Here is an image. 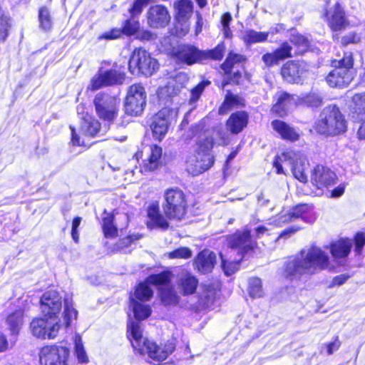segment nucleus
I'll use <instances>...</instances> for the list:
<instances>
[{"label":"nucleus","mask_w":365,"mask_h":365,"mask_svg":"<svg viewBox=\"0 0 365 365\" xmlns=\"http://www.w3.org/2000/svg\"><path fill=\"white\" fill-rule=\"evenodd\" d=\"M162 157V147L157 144L150 145V153L140 165V173L145 175L158 170L163 165Z\"/></svg>","instance_id":"393cba45"},{"label":"nucleus","mask_w":365,"mask_h":365,"mask_svg":"<svg viewBox=\"0 0 365 365\" xmlns=\"http://www.w3.org/2000/svg\"><path fill=\"white\" fill-rule=\"evenodd\" d=\"M247 292L252 298H259L263 295L262 280L257 277H252L248 280Z\"/></svg>","instance_id":"3c124183"},{"label":"nucleus","mask_w":365,"mask_h":365,"mask_svg":"<svg viewBox=\"0 0 365 365\" xmlns=\"http://www.w3.org/2000/svg\"><path fill=\"white\" fill-rule=\"evenodd\" d=\"M330 253L334 258L346 257L351 250V243L348 238H340L329 245Z\"/></svg>","instance_id":"c9c22d12"},{"label":"nucleus","mask_w":365,"mask_h":365,"mask_svg":"<svg viewBox=\"0 0 365 365\" xmlns=\"http://www.w3.org/2000/svg\"><path fill=\"white\" fill-rule=\"evenodd\" d=\"M81 221H82V217L80 216L74 217L71 221V235L72 240L76 243L79 242L80 235H79L78 227L81 223Z\"/></svg>","instance_id":"e2e57ef3"},{"label":"nucleus","mask_w":365,"mask_h":365,"mask_svg":"<svg viewBox=\"0 0 365 365\" xmlns=\"http://www.w3.org/2000/svg\"><path fill=\"white\" fill-rule=\"evenodd\" d=\"M169 259H187L192 255V250L187 247H178L167 254Z\"/></svg>","instance_id":"4d7b16f0"},{"label":"nucleus","mask_w":365,"mask_h":365,"mask_svg":"<svg viewBox=\"0 0 365 365\" xmlns=\"http://www.w3.org/2000/svg\"><path fill=\"white\" fill-rule=\"evenodd\" d=\"M249 113L246 110H236L232 113L225 121L227 131L232 135H238L248 125Z\"/></svg>","instance_id":"cd10ccee"},{"label":"nucleus","mask_w":365,"mask_h":365,"mask_svg":"<svg viewBox=\"0 0 365 365\" xmlns=\"http://www.w3.org/2000/svg\"><path fill=\"white\" fill-rule=\"evenodd\" d=\"M308 72V64L304 61L296 59L287 61L279 69L282 80L292 85H302Z\"/></svg>","instance_id":"ddd939ff"},{"label":"nucleus","mask_w":365,"mask_h":365,"mask_svg":"<svg viewBox=\"0 0 365 365\" xmlns=\"http://www.w3.org/2000/svg\"><path fill=\"white\" fill-rule=\"evenodd\" d=\"M74 354L77 361L79 364H87L89 362L88 356L84 349L82 338L80 335H76L74 339Z\"/></svg>","instance_id":"8fccbe9b"},{"label":"nucleus","mask_w":365,"mask_h":365,"mask_svg":"<svg viewBox=\"0 0 365 365\" xmlns=\"http://www.w3.org/2000/svg\"><path fill=\"white\" fill-rule=\"evenodd\" d=\"M289 41L291 44L287 41H282L274 51L262 55V61L267 68L293 56H302L311 50L310 41L301 33L292 34Z\"/></svg>","instance_id":"7ed1b4c3"},{"label":"nucleus","mask_w":365,"mask_h":365,"mask_svg":"<svg viewBox=\"0 0 365 365\" xmlns=\"http://www.w3.org/2000/svg\"><path fill=\"white\" fill-rule=\"evenodd\" d=\"M269 33L267 31H256L253 29L245 31L242 40L246 45H251L256 43H262L267 41Z\"/></svg>","instance_id":"79ce46f5"},{"label":"nucleus","mask_w":365,"mask_h":365,"mask_svg":"<svg viewBox=\"0 0 365 365\" xmlns=\"http://www.w3.org/2000/svg\"><path fill=\"white\" fill-rule=\"evenodd\" d=\"M332 39L334 42L338 43L341 47H345L350 44H356L361 40L359 36L355 31L349 32L341 38H339L338 34H333Z\"/></svg>","instance_id":"09e8293b"},{"label":"nucleus","mask_w":365,"mask_h":365,"mask_svg":"<svg viewBox=\"0 0 365 365\" xmlns=\"http://www.w3.org/2000/svg\"><path fill=\"white\" fill-rule=\"evenodd\" d=\"M217 290L213 284H203L202 292L197 297V305L200 309H205L215 302Z\"/></svg>","instance_id":"7c9ffc66"},{"label":"nucleus","mask_w":365,"mask_h":365,"mask_svg":"<svg viewBox=\"0 0 365 365\" xmlns=\"http://www.w3.org/2000/svg\"><path fill=\"white\" fill-rule=\"evenodd\" d=\"M153 1L154 0H134L128 8V12L131 16L138 17L143 12L144 7Z\"/></svg>","instance_id":"5fc2aeb1"},{"label":"nucleus","mask_w":365,"mask_h":365,"mask_svg":"<svg viewBox=\"0 0 365 365\" xmlns=\"http://www.w3.org/2000/svg\"><path fill=\"white\" fill-rule=\"evenodd\" d=\"M348 116L354 123H365V91L356 93L351 97Z\"/></svg>","instance_id":"5701e85b"},{"label":"nucleus","mask_w":365,"mask_h":365,"mask_svg":"<svg viewBox=\"0 0 365 365\" xmlns=\"http://www.w3.org/2000/svg\"><path fill=\"white\" fill-rule=\"evenodd\" d=\"M173 113V108L163 107L153 115L150 128L155 140L161 142L166 135L170 125L169 118Z\"/></svg>","instance_id":"aec40b11"},{"label":"nucleus","mask_w":365,"mask_h":365,"mask_svg":"<svg viewBox=\"0 0 365 365\" xmlns=\"http://www.w3.org/2000/svg\"><path fill=\"white\" fill-rule=\"evenodd\" d=\"M147 103V93L141 83H135L127 89L123 101L125 115L137 117L142 115Z\"/></svg>","instance_id":"9d476101"},{"label":"nucleus","mask_w":365,"mask_h":365,"mask_svg":"<svg viewBox=\"0 0 365 365\" xmlns=\"http://www.w3.org/2000/svg\"><path fill=\"white\" fill-rule=\"evenodd\" d=\"M198 286V279L190 272H186L177 282L179 292L183 297H188L195 294Z\"/></svg>","instance_id":"c756f323"},{"label":"nucleus","mask_w":365,"mask_h":365,"mask_svg":"<svg viewBox=\"0 0 365 365\" xmlns=\"http://www.w3.org/2000/svg\"><path fill=\"white\" fill-rule=\"evenodd\" d=\"M313 129L326 137L336 136L346 133L347 121L336 104H329L321 110Z\"/></svg>","instance_id":"20e7f679"},{"label":"nucleus","mask_w":365,"mask_h":365,"mask_svg":"<svg viewBox=\"0 0 365 365\" xmlns=\"http://www.w3.org/2000/svg\"><path fill=\"white\" fill-rule=\"evenodd\" d=\"M175 19L178 22L187 21L192 15L194 6L190 0H178L174 3Z\"/></svg>","instance_id":"473e14b6"},{"label":"nucleus","mask_w":365,"mask_h":365,"mask_svg":"<svg viewBox=\"0 0 365 365\" xmlns=\"http://www.w3.org/2000/svg\"><path fill=\"white\" fill-rule=\"evenodd\" d=\"M323 103V98L320 94L314 91H310L299 96L297 104L312 109H316L321 107Z\"/></svg>","instance_id":"4c0bfd02"},{"label":"nucleus","mask_w":365,"mask_h":365,"mask_svg":"<svg viewBox=\"0 0 365 365\" xmlns=\"http://www.w3.org/2000/svg\"><path fill=\"white\" fill-rule=\"evenodd\" d=\"M135 16L130 15V17L123 22L122 26L120 27L123 35L130 37L140 31V21L135 19Z\"/></svg>","instance_id":"c03bdc74"},{"label":"nucleus","mask_w":365,"mask_h":365,"mask_svg":"<svg viewBox=\"0 0 365 365\" xmlns=\"http://www.w3.org/2000/svg\"><path fill=\"white\" fill-rule=\"evenodd\" d=\"M77 114L80 120V129L82 133L90 138L98 135L101 130V123L93 115L92 110L84 104L77 108Z\"/></svg>","instance_id":"f3484780"},{"label":"nucleus","mask_w":365,"mask_h":365,"mask_svg":"<svg viewBox=\"0 0 365 365\" xmlns=\"http://www.w3.org/2000/svg\"><path fill=\"white\" fill-rule=\"evenodd\" d=\"M210 84L211 81L207 79L199 82L190 90V101L192 102L197 101L204 92L205 87Z\"/></svg>","instance_id":"bf43d9fd"},{"label":"nucleus","mask_w":365,"mask_h":365,"mask_svg":"<svg viewBox=\"0 0 365 365\" xmlns=\"http://www.w3.org/2000/svg\"><path fill=\"white\" fill-rule=\"evenodd\" d=\"M52 319L44 317L34 318L30 322V330L33 336L41 339H53L58 333L61 324L58 321L51 322Z\"/></svg>","instance_id":"dca6fc26"},{"label":"nucleus","mask_w":365,"mask_h":365,"mask_svg":"<svg viewBox=\"0 0 365 365\" xmlns=\"http://www.w3.org/2000/svg\"><path fill=\"white\" fill-rule=\"evenodd\" d=\"M11 18L6 16L0 6V41L4 42L9 36L11 28Z\"/></svg>","instance_id":"603ef678"},{"label":"nucleus","mask_w":365,"mask_h":365,"mask_svg":"<svg viewBox=\"0 0 365 365\" xmlns=\"http://www.w3.org/2000/svg\"><path fill=\"white\" fill-rule=\"evenodd\" d=\"M354 251L360 255L365 245V235L362 232H357L354 236Z\"/></svg>","instance_id":"0e129e2a"},{"label":"nucleus","mask_w":365,"mask_h":365,"mask_svg":"<svg viewBox=\"0 0 365 365\" xmlns=\"http://www.w3.org/2000/svg\"><path fill=\"white\" fill-rule=\"evenodd\" d=\"M93 105L98 118L108 125L113 124L118 116L120 99L114 95L101 91L94 96Z\"/></svg>","instance_id":"1a4fd4ad"},{"label":"nucleus","mask_w":365,"mask_h":365,"mask_svg":"<svg viewBox=\"0 0 365 365\" xmlns=\"http://www.w3.org/2000/svg\"><path fill=\"white\" fill-rule=\"evenodd\" d=\"M158 296L165 307H176L180 302V297L173 285L158 288Z\"/></svg>","instance_id":"72a5a7b5"},{"label":"nucleus","mask_w":365,"mask_h":365,"mask_svg":"<svg viewBox=\"0 0 365 365\" xmlns=\"http://www.w3.org/2000/svg\"><path fill=\"white\" fill-rule=\"evenodd\" d=\"M146 281L139 282L135 287L134 295L139 302H148L153 296V291Z\"/></svg>","instance_id":"37998d69"},{"label":"nucleus","mask_w":365,"mask_h":365,"mask_svg":"<svg viewBox=\"0 0 365 365\" xmlns=\"http://www.w3.org/2000/svg\"><path fill=\"white\" fill-rule=\"evenodd\" d=\"M227 79L223 81L222 85L226 86L227 84L240 85L242 79V73L240 71L232 72L229 75H225Z\"/></svg>","instance_id":"774afa93"},{"label":"nucleus","mask_w":365,"mask_h":365,"mask_svg":"<svg viewBox=\"0 0 365 365\" xmlns=\"http://www.w3.org/2000/svg\"><path fill=\"white\" fill-rule=\"evenodd\" d=\"M273 130L279 135V137L286 141L294 143L300 138V134L296 129L291 126L287 122L275 119L271 122Z\"/></svg>","instance_id":"c85d7f7f"},{"label":"nucleus","mask_w":365,"mask_h":365,"mask_svg":"<svg viewBox=\"0 0 365 365\" xmlns=\"http://www.w3.org/2000/svg\"><path fill=\"white\" fill-rule=\"evenodd\" d=\"M328 255L320 247L311 246L307 251L301 250L295 255L286 258L280 269L282 278L293 281L304 274H314L329 267Z\"/></svg>","instance_id":"f257e3e1"},{"label":"nucleus","mask_w":365,"mask_h":365,"mask_svg":"<svg viewBox=\"0 0 365 365\" xmlns=\"http://www.w3.org/2000/svg\"><path fill=\"white\" fill-rule=\"evenodd\" d=\"M125 80V73L120 71L117 63L111 68L103 70L100 68L91 79L88 91H96L104 87L122 85Z\"/></svg>","instance_id":"f8f14e48"},{"label":"nucleus","mask_w":365,"mask_h":365,"mask_svg":"<svg viewBox=\"0 0 365 365\" xmlns=\"http://www.w3.org/2000/svg\"><path fill=\"white\" fill-rule=\"evenodd\" d=\"M296 153L293 150H284L281 153V155H275L273 161V167L275 168V173L278 175L284 174L283 168L282 165V161H294Z\"/></svg>","instance_id":"49530a36"},{"label":"nucleus","mask_w":365,"mask_h":365,"mask_svg":"<svg viewBox=\"0 0 365 365\" xmlns=\"http://www.w3.org/2000/svg\"><path fill=\"white\" fill-rule=\"evenodd\" d=\"M292 173L294 177L301 182L306 183L307 182V175L302 163L293 161L292 163Z\"/></svg>","instance_id":"13d9d810"},{"label":"nucleus","mask_w":365,"mask_h":365,"mask_svg":"<svg viewBox=\"0 0 365 365\" xmlns=\"http://www.w3.org/2000/svg\"><path fill=\"white\" fill-rule=\"evenodd\" d=\"M63 315L64 325L66 327H68L71 325L72 317H76L77 311L72 307L66 304L64 306V310L63 312Z\"/></svg>","instance_id":"69168bd1"},{"label":"nucleus","mask_w":365,"mask_h":365,"mask_svg":"<svg viewBox=\"0 0 365 365\" xmlns=\"http://www.w3.org/2000/svg\"><path fill=\"white\" fill-rule=\"evenodd\" d=\"M354 58L352 51H345L340 59H331L332 69L325 78L327 84L331 88L347 87L354 77Z\"/></svg>","instance_id":"423d86ee"},{"label":"nucleus","mask_w":365,"mask_h":365,"mask_svg":"<svg viewBox=\"0 0 365 365\" xmlns=\"http://www.w3.org/2000/svg\"><path fill=\"white\" fill-rule=\"evenodd\" d=\"M147 222L146 225L148 228H160L163 230H167L170 227V217L160 210L158 201L150 203L147 207Z\"/></svg>","instance_id":"412c9836"},{"label":"nucleus","mask_w":365,"mask_h":365,"mask_svg":"<svg viewBox=\"0 0 365 365\" xmlns=\"http://www.w3.org/2000/svg\"><path fill=\"white\" fill-rule=\"evenodd\" d=\"M148 24L154 29L165 28L170 21V15L167 7L162 4L151 6L146 14Z\"/></svg>","instance_id":"4be33fe9"},{"label":"nucleus","mask_w":365,"mask_h":365,"mask_svg":"<svg viewBox=\"0 0 365 365\" xmlns=\"http://www.w3.org/2000/svg\"><path fill=\"white\" fill-rule=\"evenodd\" d=\"M308 212V206L306 204H299L292 208L287 213L288 220L286 222L292 221L294 219L305 217Z\"/></svg>","instance_id":"6e6d98bb"},{"label":"nucleus","mask_w":365,"mask_h":365,"mask_svg":"<svg viewBox=\"0 0 365 365\" xmlns=\"http://www.w3.org/2000/svg\"><path fill=\"white\" fill-rule=\"evenodd\" d=\"M322 19L331 32H341L350 26L344 5L340 0H324Z\"/></svg>","instance_id":"0eeeda50"},{"label":"nucleus","mask_w":365,"mask_h":365,"mask_svg":"<svg viewBox=\"0 0 365 365\" xmlns=\"http://www.w3.org/2000/svg\"><path fill=\"white\" fill-rule=\"evenodd\" d=\"M241 258L238 261H229L225 259H222V268L226 276H230L236 272L240 266Z\"/></svg>","instance_id":"052dcab7"},{"label":"nucleus","mask_w":365,"mask_h":365,"mask_svg":"<svg viewBox=\"0 0 365 365\" xmlns=\"http://www.w3.org/2000/svg\"><path fill=\"white\" fill-rule=\"evenodd\" d=\"M24 309H18L8 314L6 323L12 334L17 335L24 324Z\"/></svg>","instance_id":"e433bc0d"},{"label":"nucleus","mask_w":365,"mask_h":365,"mask_svg":"<svg viewBox=\"0 0 365 365\" xmlns=\"http://www.w3.org/2000/svg\"><path fill=\"white\" fill-rule=\"evenodd\" d=\"M132 301L133 312L135 319L143 321L148 319L151 315L152 309L150 305L143 304L135 299H132Z\"/></svg>","instance_id":"a18cd8bd"},{"label":"nucleus","mask_w":365,"mask_h":365,"mask_svg":"<svg viewBox=\"0 0 365 365\" xmlns=\"http://www.w3.org/2000/svg\"><path fill=\"white\" fill-rule=\"evenodd\" d=\"M127 338L135 354L147 355L158 364L166 360L176 349L175 338L158 344L155 341L143 337V330L138 322L131 321L128 324Z\"/></svg>","instance_id":"f03ea898"},{"label":"nucleus","mask_w":365,"mask_h":365,"mask_svg":"<svg viewBox=\"0 0 365 365\" xmlns=\"http://www.w3.org/2000/svg\"><path fill=\"white\" fill-rule=\"evenodd\" d=\"M214 147V140L211 137H206L204 139L197 142L196 153L208 155L207 160H202L203 163L199 165V168L195 171L194 175L202 173L208 170L215 163V156L210 155L209 152Z\"/></svg>","instance_id":"a878e982"},{"label":"nucleus","mask_w":365,"mask_h":365,"mask_svg":"<svg viewBox=\"0 0 365 365\" xmlns=\"http://www.w3.org/2000/svg\"><path fill=\"white\" fill-rule=\"evenodd\" d=\"M190 134L187 135L185 140L189 142L195 137H200L204 133V128L202 125L195 123L189 128Z\"/></svg>","instance_id":"338daca9"},{"label":"nucleus","mask_w":365,"mask_h":365,"mask_svg":"<svg viewBox=\"0 0 365 365\" xmlns=\"http://www.w3.org/2000/svg\"><path fill=\"white\" fill-rule=\"evenodd\" d=\"M247 60V58L245 56L230 51L227 53L223 63L220 65V68L225 75H229L232 73L235 64L244 63Z\"/></svg>","instance_id":"ea45409f"},{"label":"nucleus","mask_w":365,"mask_h":365,"mask_svg":"<svg viewBox=\"0 0 365 365\" xmlns=\"http://www.w3.org/2000/svg\"><path fill=\"white\" fill-rule=\"evenodd\" d=\"M216 263V254L207 248L200 251L193 260L195 269L202 274L212 272Z\"/></svg>","instance_id":"b1692460"},{"label":"nucleus","mask_w":365,"mask_h":365,"mask_svg":"<svg viewBox=\"0 0 365 365\" xmlns=\"http://www.w3.org/2000/svg\"><path fill=\"white\" fill-rule=\"evenodd\" d=\"M39 307L41 315L56 319L62 309V297L56 289L46 291L40 297Z\"/></svg>","instance_id":"2eb2a0df"},{"label":"nucleus","mask_w":365,"mask_h":365,"mask_svg":"<svg viewBox=\"0 0 365 365\" xmlns=\"http://www.w3.org/2000/svg\"><path fill=\"white\" fill-rule=\"evenodd\" d=\"M123 35L120 28H112L108 31L102 33L98 36V40H115L120 38Z\"/></svg>","instance_id":"680f3d73"},{"label":"nucleus","mask_w":365,"mask_h":365,"mask_svg":"<svg viewBox=\"0 0 365 365\" xmlns=\"http://www.w3.org/2000/svg\"><path fill=\"white\" fill-rule=\"evenodd\" d=\"M172 57L178 64H201V49L193 44L182 43L172 51Z\"/></svg>","instance_id":"a211bd4d"},{"label":"nucleus","mask_w":365,"mask_h":365,"mask_svg":"<svg viewBox=\"0 0 365 365\" xmlns=\"http://www.w3.org/2000/svg\"><path fill=\"white\" fill-rule=\"evenodd\" d=\"M103 213L106 215L102 217L101 229L105 238L113 239L118 235V228L115 224V212L112 211L107 212L104 210Z\"/></svg>","instance_id":"f704fd0d"},{"label":"nucleus","mask_w":365,"mask_h":365,"mask_svg":"<svg viewBox=\"0 0 365 365\" xmlns=\"http://www.w3.org/2000/svg\"><path fill=\"white\" fill-rule=\"evenodd\" d=\"M245 100L238 96L232 94L230 91L226 93L222 103L218 108L219 115H225L234 108H243L245 106Z\"/></svg>","instance_id":"2f4dec72"},{"label":"nucleus","mask_w":365,"mask_h":365,"mask_svg":"<svg viewBox=\"0 0 365 365\" xmlns=\"http://www.w3.org/2000/svg\"><path fill=\"white\" fill-rule=\"evenodd\" d=\"M173 273L170 270H163L158 274H151L146 278V282L152 285L165 287L170 285Z\"/></svg>","instance_id":"a19ab883"},{"label":"nucleus","mask_w":365,"mask_h":365,"mask_svg":"<svg viewBox=\"0 0 365 365\" xmlns=\"http://www.w3.org/2000/svg\"><path fill=\"white\" fill-rule=\"evenodd\" d=\"M225 245L227 248L233 250L243 260L246 256L251 257L259 249L257 240L252 237L251 230L245 228L237 230L225 237Z\"/></svg>","instance_id":"6e6552de"},{"label":"nucleus","mask_w":365,"mask_h":365,"mask_svg":"<svg viewBox=\"0 0 365 365\" xmlns=\"http://www.w3.org/2000/svg\"><path fill=\"white\" fill-rule=\"evenodd\" d=\"M163 197V211L170 221L180 222L187 217L190 202L188 195L182 189L176 186L168 187Z\"/></svg>","instance_id":"39448f33"},{"label":"nucleus","mask_w":365,"mask_h":365,"mask_svg":"<svg viewBox=\"0 0 365 365\" xmlns=\"http://www.w3.org/2000/svg\"><path fill=\"white\" fill-rule=\"evenodd\" d=\"M232 21V16L230 12L226 11L220 16V23L222 26L223 36L226 38H232V32L230 29V23Z\"/></svg>","instance_id":"864d4df0"},{"label":"nucleus","mask_w":365,"mask_h":365,"mask_svg":"<svg viewBox=\"0 0 365 365\" xmlns=\"http://www.w3.org/2000/svg\"><path fill=\"white\" fill-rule=\"evenodd\" d=\"M129 64L130 68L132 66H135L138 69V73L146 77L151 76L159 68L158 60L142 48H135L133 50Z\"/></svg>","instance_id":"4468645a"},{"label":"nucleus","mask_w":365,"mask_h":365,"mask_svg":"<svg viewBox=\"0 0 365 365\" xmlns=\"http://www.w3.org/2000/svg\"><path fill=\"white\" fill-rule=\"evenodd\" d=\"M274 103L270 112L277 117L284 118L289 113V106L294 101V96L285 91H281L273 96Z\"/></svg>","instance_id":"bb28decb"},{"label":"nucleus","mask_w":365,"mask_h":365,"mask_svg":"<svg viewBox=\"0 0 365 365\" xmlns=\"http://www.w3.org/2000/svg\"><path fill=\"white\" fill-rule=\"evenodd\" d=\"M38 365H69L70 349L64 345L47 344L38 349Z\"/></svg>","instance_id":"9b49d317"},{"label":"nucleus","mask_w":365,"mask_h":365,"mask_svg":"<svg viewBox=\"0 0 365 365\" xmlns=\"http://www.w3.org/2000/svg\"><path fill=\"white\" fill-rule=\"evenodd\" d=\"M225 52L224 42L217 43L211 49L201 50V64L208 61H220L225 56Z\"/></svg>","instance_id":"58836bf2"},{"label":"nucleus","mask_w":365,"mask_h":365,"mask_svg":"<svg viewBox=\"0 0 365 365\" xmlns=\"http://www.w3.org/2000/svg\"><path fill=\"white\" fill-rule=\"evenodd\" d=\"M336 173L328 166L317 164L312 172L310 182L318 190H323L333 186L337 182Z\"/></svg>","instance_id":"6ab92c4d"},{"label":"nucleus","mask_w":365,"mask_h":365,"mask_svg":"<svg viewBox=\"0 0 365 365\" xmlns=\"http://www.w3.org/2000/svg\"><path fill=\"white\" fill-rule=\"evenodd\" d=\"M38 18L41 29L48 31L52 29L53 22L48 8L45 6L40 7Z\"/></svg>","instance_id":"de8ad7c7"}]
</instances>
